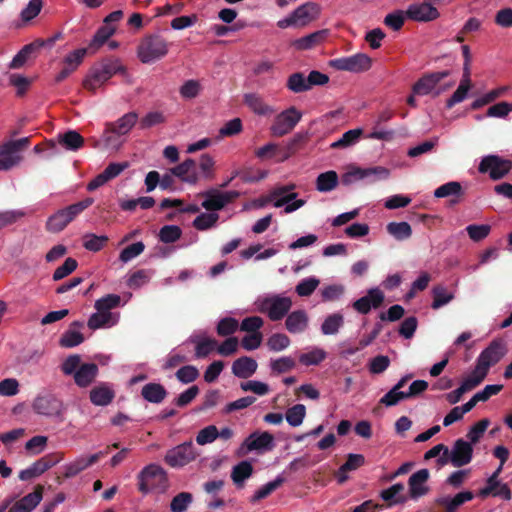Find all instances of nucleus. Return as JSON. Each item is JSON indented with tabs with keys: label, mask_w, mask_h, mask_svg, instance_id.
<instances>
[{
	"label": "nucleus",
	"mask_w": 512,
	"mask_h": 512,
	"mask_svg": "<svg viewBox=\"0 0 512 512\" xmlns=\"http://www.w3.org/2000/svg\"><path fill=\"white\" fill-rule=\"evenodd\" d=\"M125 72V67L118 58L109 57L96 62L89 70L87 76L83 80V87L95 93L97 88L101 87L105 82L117 73Z\"/></svg>",
	"instance_id": "f257e3e1"
},
{
	"label": "nucleus",
	"mask_w": 512,
	"mask_h": 512,
	"mask_svg": "<svg viewBox=\"0 0 512 512\" xmlns=\"http://www.w3.org/2000/svg\"><path fill=\"white\" fill-rule=\"evenodd\" d=\"M170 487L168 474L160 465L151 463L137 474L138 491L146 495L152 491L165 493Z\"/></svg>",
	"instance_id": "f03ea898"
},
{
	"label": "nucleus",
	"mask_w": 512,
	"mask_h": 512,
	"mask_svg": "<svg viewBox=\"0 0 512 512\" xmlns=\"http://www.w3.org/2000/svg\"><path fill=\"white\" fill-rule=\"evenodd\" d=\"M169 43L159 34L144 37L137 48V54L142 63L155 62L167 55Z\"/></svg>",
	"instance_id": "7ed1b4c3"
},
{
	"label": "nucleus",
	"mask_w": 512,
	"mask_h": 512,
	"mask_svg": "<svg viewBox=\"0 0 512 512\" xmlns=\"http://www.w3.org/2000/svg\"><path fill=\"white\" fill-rule=\"evenodd\" d=\"M33 411L49 418H62L65 410L63 401L53 393L39 394L32 403Z\"/></svg>",
	"instance_id": "20e7f679"
},
{
	"label": "nucleus",
	"mask_w": 512,
	"mask_h": 512,
	"mask_svg": "<svg viewBox=\"0 0 512 512\" xmlns=\"http://www.w3.org/2000/svg\"><path fill=\"white\" fill-rule=\"evenodd\" d=\"M197 456L193 442L186 441L169 449L164 456V461L171 468H182L194 461Z\"/></svg>",
	"instance_id": "39448f33"
},
{
	"label": "nucleus",
	"mask_w": 512,
	"mask_h": 512,
	"mask_svg": "<svg viewBox=\"0 0 512 512\" xmlns=\"http://www.w3.org/2000/svg\"><path fill=\"white\" fill-rule=\"evenodd\" d=\"M302 113L294 106L282 111L274 118L270 127L273 136L282 137L290 133L300 122Z\"/></svg>",
	"instance_id": "423d86ee"
},
{
	"label": "nucleus",
	"mask_w": 512,
	"mask_h": 512,
	"mask_svg": "<svg viewBox=\"0 0 512 512\" xmlns=\"http://www.w3.org/2000/svg\"><path fill=\"white\" fill-rule=\"evenodd\" d=\"M29 143L30 138L24 137L3 144L0 148V170H9L17 165L21 160L18 153L28 147Z\"/></svg>",
	"instance_id": "0eeeda50"
},
{
	"label": "nucleus",
	"mask_w": 512,
	"mask_h": 512,
	"mask_svg": "<svg viewBox=\"0 0 512 512\" xmlns=\"http://www.w3.org/2000/svg\"><path fill=\"white\" fill-rule=\"evenodd\" d=\"M512 169V161L503 159L498 155H488L482 158L478 170L480 173H488L492 180L504 178Z\"/></svg>",
	"instance_id": "6e6552de"
},
{
	"label": "nucleus",
	"mask_w": 512,
	"mask_h": 512,
	"mask_svg": "<svg viewBox=\"0 0 512 512\" xmlns=\"http://www.w3.org/2000/svg\"><path fill=\"white\" fill-rule=\"evenodd\" d=\"M371 65L372 59L364 53H357L330 61V66L334 69L353 73L365 72L370 69Z\"/></svg>",
	"instance_id": "1a4fd4ad"
},
{
	"label": "nucleus",
	"mask_w": 512,
	"mask_h": 512,
	"mask_svg": "<svg viewBox=\"0 0 512 512\" xmlns=\"http://www.w3.org/2000/svg\"><path fill=\"white\" fill-rule=\"evenodd\" d=\"M292 307V300L289 297L274 295L265 298L261 303V311L266 313L271 321L283 319Z\"/></svg>",
	"instance_id": "9d476101"
},
{
	"label": "nucleus",
	"mask_w": 512,
	"mask_h": 512,
	"mask_svg": "<svg viewBox=\"0 0 512 512\" xmlns=\"http://www.w3.org/2000/svg\"><path fill=\"white\" fill-rule=\"evenodd\" d=\"M505 343L500 339L493 340L478 356L476 364L487 372L490 367L497 364L506 354Z\"/></svg>",
	"instance_id": "9b49d317"
},
{
	"label": "nucleus",
	"mask_w": 512,
	"mask_h": 512,
	"mask_svg": "<svg viewBox=\"0 0 512 512\" xmlns=\"http://www.w3.org/2000/svg\"><path fill=\"white\" fill-rule=\"evenodd\" d=\"M62 460V455L60 453H51L43 456L39 460L35 461L30 467L27 469L21 470L18 477L22 481L31 480Z\"/></svg>",
	"instance_id": "f8f14e48"
},
{
	"label": "nucleus",
	"mask_w": 512,
	"mask_h": 512,
	"mask_svg": "<svg viewBox=\"0 0 512 512\" xmlns=\"http://www.w3.org/2000/svg\"><path fill=\"white\" fill-rule=\"evenodd\" d=\"M389 176V170L382 166H376L371 168H360L355 167L342 176V182L344 185H350L351 183L363 180L366 178H372V181L377 179H387Z\"/></svg>",
	"instance_id": "ddd939ff"
},
{
	"label": "nucleus",
	"mask_w": 512,
	"mask_h": 512,
	"mask_svg": "<svg viewBox=\"0 0 512 512\" xmlns=\"http://www.w3.org/2000/svg\"><path fill=\"white\" fill-rule=\"evenodd\" d=\"M448 454L449 460L454 467H462L471 462L473 447L471 443L463 439H457Z\"/></svg>",
	"instance_id": "4468645a"
},
{
	"label": "nucleus",
	"mask_w": 512,
	"mask_h": 512,
	"mask_svg": "<svg viewBox=\"0 0 512 512\" xmlns=\"http://www.w3.org/2000/svg\"><path fill=\"white\" fill-rule=\"evenodd\" d=\"M450 74L449 70L427 73L413 85L412 91L417 95H427L436 88L442 79Z\"/></svg>",
	"instance_id": "2eb2a0df"
},
{
	"label": "nucleus",
	"mask_w": 512,
	"mask_h": 512,
	"mask_svg": "<svg viewBox=\"0 0 512 512\" xmlns=\"http://www.w3.org/2000/svg\"><path fill=\"white\" fill-rule=\"evenodd\" d=\"M406 17L418 22H429L439 17V11L428 2L411 4L408 6Z\"/></svg>",
	"instance_id": "dca6fc26"
},
{
	"label": "nucleus",
	"mask_w": 512,
	"mask_h": 512,
	"mask_svg": "<svg viewBox=\"0 0 512 512\" xmlns=\"http://www.w3.org/2000/svg\"><path fill=\"white\" fill-rule=\"evenodd\" d=\"M384 301V294L378 288H371L368 290L367 294L355 302H353V308L361 313L368 314L371 308H378L382 305Z\"/></svg>",
	"instance_id": "f3484780"
},
{
	"label": "nucleus",
	"mask_w": 512,
	"mask_h": 512,
	"mask_svg": "<svg viewBox=\"0 0 512 512\" xmlns=\"http://www.w3.org/2000/svg\"><path fill=\"white\" fill-rule=\"evenodd\" d=\"M170 172L182 182L196 184L198 182L196 161L188 158L182 163L170 168Z\"/></svg>",
	"instance_id": "a211bd4d"
},
{
	"label": "nucleus",
	"mask_w": 512,
	"mask_h": 512,
	"mask_svg": "<svg viewBox=\"0 0 512 512\" xmlns=\"http://www.w3.org/2000/svg\"><path fill=\"white\" fill-rule=\"evenodd\" d=\"M320 13V7L315 2H306L296 8L293 12V18L297 27H303L315 20Z\"/></svg>",
	"instance_id": "6ab92c4d"
},
{
	"label": "nucleus",
	"mask_w": 512,
	"mask_h": 512,
	"mask_svg": "<svg viewBox=\"0 0 512 512\" xmlns=\"http://www.w3.org/2000/svg\"><path fill=\"white\" fill-rule=\"evenodd\" d=\"M429 470L420 469L413 473L408 480L409 494L412 499H417L428 492V487L425 483L429 479Z\"/></svg>",
	"instance_id": "aec40b11"
},
{
	"label": "nucleus",
	"mask_w": 512,
	"mask_h": 512,
	"mask_svg": "<svg viewBox=\"0 0 512 512\" xmlns=\"http://www.w3.org/2000/svg\"><path fill=\"white\" fill-rule=\"evenodd\" d=\"M274 437L269 432L250 434L242 444L248 451L254 450H271L274 446Z\"/></svg>",
	"instance_id": "412c9836"
},
{
	"label": "nucleus",
	"mask_w": 512,
	"mask_h": 512,
	"mask_svg": "<svg viewBox=\"0 0 512 512\" xmlns=\"http://www.w3.org/2000/svg\"><path fill=\"white\" fill-rule=\"evenodd\" d=\"M43 486L37 485L34 491L15 502L8 512H31L42 500Z\"/></svg>",
	"instance_id": "4be33fe9"
},
{
	"label": "nucleus",
	"mask_w": 512,
	"mask_h": 512,
	"mask_svg": "<svg viewBox=\"0 0 512 512\" xmlns=\"http://www.w3.org/2000/svg\"><path fill=\"white\" fill-rule=\"evenodd\" d=\"M137 120L138 114L136 112H128L117 121L108 123L105 131L119 136L126 135L134 127Z\"/></svg>",
	"instance_id": "5701e85b"
},
{
	"label": "nucleus",
	"mask_w": 512,
	"mask_h": 512,
	"mask_svg": "<svg viewBox=\"0 0 512 512\" xmlns=\"http://www.w3.org/2000/svg\"><path fill=\"white\" fill-rule=\"evenodd\" d=\"M89 398L96 406H107L115 398V392L109 384L101 383L91 389Z\"/></svg>",
	"instance_id": "b1692460"
},
{
	"label": "nucleus",
	"mask_w": 512,
	"mask_h": 512,
	"mask_svg": "<svg viewBox=\"0 0 512 512\" xmlns=\"http://www.w3.org/2000/svg\"><path fill=\"white\" fill-rule=\"evenodd\" d=\"M309 318L304 310H296L287 315L285 328L292 334L304 332L308 327Z\"/></svg>",
	"instance_id": "393cba45"
},
{
	"label": "nucleus",
	"mask_w": 512,
	"mask_h": 512,
	"mask_svg": "<svg viewBox=\"0 0 512 512\" xmlns=\"http://www.w3.org/2000/svg\"><path fill=\"white\" fill-rule=\"evenodd\" d=\"M474 498V494L471 491H463L456 494L453 498L448 496H442L435 500L438 506L445 508V512H456V510L465 502L470 501Z\"/></svg>",
	"instance_id": "a878e982"
},
{
	"label": "nucleus",
	"mask_w": 512,
	"mask_h": 512,
	"mask_svg": "<svg viewBox=\"0 0 512 512\" xmlns=\"http://www.w3.org/2000/svg\"><path fill=\"white\" fill-rule=\"evenodd\" d=\"M256 360L248 356H242L236 359L232 364V373L242 379L251 377L257 370Z\"/></svg>",
	"instance_id": "bb28decb"
},
{
	"label": "nucleus",
	"mask_w": 512,
	"mask_h": 512,
	"mask_svg": "<svg viewBox=\"0 0 512 512\" xmlns=\"http://www.w3.org/2000/svg\"><path fill=\"white\" fill-rule=\"evenodd\" d=\"M99 368L95 363H84L75 373L74 381L77 386L85 388L89 386L97 377Z\"/></svg>",
	"instance_id": "cd10ccee"
},
{
	"label": "nucleus",
	"mask_w": 512,
	"mask_h": 512,
	"mask_svg": "<svg viewBox=\"0 0 512 512\" xmlns=\"http://www.w3.org/2000/svg\"><path fill=\"white\" fill-rule=\"evenodd\" d=\"M168 392L162 384L150 382L141 389V396L150 403L159 404L167 396Z\"/></svg>",
	"instance_id": "c85d7f7f"
},
{
	"label": "nucleus",
	"mask_w": 512,
	"mask_h": 512,
	"mask_svg": "<svg viewBox=\"0 0 512 512\" xmlns=\"http://www.w3.org/2000/svg\"><path fill=\"white\" fill-rule=\"evenodd\" d=\"M326 35H327L326 30L316 31L309 35H306L304 37L294 40L292 42V46L296 50H300V51L309 50V49L315 47L316 45L320 44L324 40Z\"/></svg>",
	"instance_id": "c756f323"
},
{
	"label": "nucleus",
	"mask_w": 512,
	"mask_h": 512,
	"mask_svg": "<svg viewBox=\"0 0 512 512\" xmlns=\"http://www.w3.org/2000/svg\"><path fill=\"white\" fill-rule=\"evenodd\" d=\"M253 471V465L249 461H241L233 467L231 479L237 487L241 488L244 486L245 480L252 476Z\"/></svg>",
	"instance_id": "7c9ffc66"
},
{
	"label": "nucleus",
	"mask_w": 512,
	"mask_h": 512,
	"mask_svg": "<svg viewBox=\"0 0 512 512\" xmlns=\"http://www.w3.org/2000/svg\"><path fill=\"white\" fill-rule=\"evenodd\" d=\"M243 102L258 115H268L273 112V109L257 93H246L243 96Z\"/></svg>",
	"instance_id": "2f4dec72"
},
{
	"label": "nucleus",
	"mask_w": 512,
	"mask_h": 512,
	"mask_svg": "<svg viewBox=\"0 0 512 512\" xmlns=\"http://www.w3.org/2000/svg\"><path fill=\"white\" fill-rule=\"evenodd\" d=\"M44 47V42L41 39H37L34 42L25 45L12 59L10 68L18 69L22 67L28 60L31 53Z\"/></svg>",
	"instance_id": "473e14b6"
},
{
	"label": "nucleus",
	"mask_w": 512,
	"mask_h": 512,
	"mask_svg": "<svg viewBox=\"0 0 512 512\" xmlns=\"http://www.w3.org/2000/svg\"><path fill=\"white\" fill-rule=\"evenodd\" d=\"M294 189L295 185L293 184L279 186L273 189L270 194L273 199H276L274 206L279 208L294 200L297 197V193L291 192Z\"/></svg>",
	"instance_id": "72a5a7b5"
},
{
	"label": "nucleus",
	"mask_w": 512,
	"mask_h": 512,
	"mask_svg": "<svg viewBox=\"0 0 512 512\" xmlns=\"http://www.w3.org/2000/svg\"><path fill=\"white\" fill-rule=\"evenodd\" d=\"M338 182L339 178L337 173L330 170L318 175L316 179V189L319 192H330L337 187Z\"/></svg>",
	"instance_id": "f704fd0d"
},
{
	"label": "nucleus",
	"mask_w": 512,
	"mask_h": 512,
	"mask_svg": "<svg viewBox=\"0 0 512 512\" xmlns=\"http://www.w3.org/2000/svg\"><path fill=\"white\" fill-rule=\"evenodd\" d=\"M206 199L202 202V207L207 211H219L225 207L221 192L216 189H210L201 193Z\"/></svg>",
	"instance_id": "c9c22d12"
},
{
	"label": "nucleus",
	"mask_w": 512,
	"mask_h": 512,
	"mask_svg": "<svg viewBox=\"0 0 512 512\" xmlns=\"http://www.w3.org/2000/svg\"><path fill=\"white\" fill-rule=\"evenodd\" d=\"M115 30L116 28L111 25L105 24L100 27L89 43L88 49L91 53H95L114 34Z\"/></svg>",
	"instance_id": "e433bc0d"
},
{
	"label": "nucleus",
	"mask_w": 512,
	"mask_h": 512,
	"mask_svg": "<svg viewBox=\"0 0 512 512\" xmlns=\"http://www.w3.org/2000/svg\"><path fill=\"white\" fill-rule=\"evenodd\" d=\"M59 143L67 150L76 151L84 145V138L75 130H69L58 136Z\"/></svg>",
	"instance_id": "4c0bfd02"
},
{
	"label": "nucleus",
	"mask_w": 512,
	"mask_h": 512,
	"mask_svg": "<svg viewBox=\"0 0 512 512\" xmlns=\"http://www.w3.org/2000/svg\"><path fill=\"white\" fill-rule=\"evenodd\" d=\"M286 479L278 475L273 481L266 483L260 489H258L254 495L250 498L251 503H256L266 497H268L272 492L278 489Z\"/></svg>",
	"instance_id": "58836bf2"
},
{
	"label": "nucleus",
	"mask_w": 512,
	"mask_h": 512,
	"mask_svg": "<svg viewBox=\"0 0 512 512\" xmlns=\"http://www.w3.org/2000/svg\"><path fill=\"white\" fill-rule=\"evenodd\" d=\"M387 232L398 241L409 239L412 235V229L407 222H390L386 226Z\"/></svg>",
	"instance_id": "ea45409f"
},
{
	"label": "nucleus",
	"mask_w": 512,
	"mask_h": 512,
	"mask_svg": "<svg viewBox=\"0 0 512 512\" xmlns=\"http://www.w3.org/2000/svg\"><path fill=\"white\" fill-rule=\"evenodd\" d=\"M404 490V484L396 483L389 487L388 489L382 490L380 493V497L386 501L390 502V504H400L404 503L407 500V497L403 495H399Z\"/></svg>",
	"instance_id": "a19ab883"
},
{
	"label": "nucleus",
	"mask_w": 512,
	"mask_h": 512,
	"mask_svg": "<svg viewBox=\"0 0 512 512\" xmlns=\"http://www.w3.org/2000/svg\"><path fill=\"white\" fill-rule=\"evenodd\" d=\"M433 302L431 307L439 309L454 299V294L449 292L446 287L437 285L432 289Z\"/></svg>",
	"instance_id": "79ce46f5"
},
{
	"label": "nucleus",
	"mask_w": 512,
	"mask_h": 512,
	"mask_svg": "<svg viewBox=\"0 0 512 512\" xmlns=\"http://www.w3.org/2000/svg\"><path fill=\"white\" fill-rule=\"evenodd\" d=\"M93 464L94 462L91 461V456H81L65 466L64 476L66 478H72Z\"/></svg>",
	"instance_id": "37998d69"
},
{
	"label": "nucleus",
	"mask_w": 512,
	"mask_h": 512,
	"mask_svg": "<svg viewBox=\"0 0 512 512\" xmlns=\"http://www.w3.org/2000/svg\"><path fill=\"white\" fill-rule=\"evenodd\" d=\"M344 324L343 315L334 313L329 315L321 325V331L324 335H334Z\"/></svg>",
	"instance_id": "c03bdc74"
},
{
	"label": "nucleus",
	"mask_w": 512,
	"mask_h": 512,
	"mask_svg": "<svg viewBox=\"0 0 512 512\" xmlns=\"http://www.w3.org/2000/svg\"><path fill=\"white\" fill-rule=\"evenodd\" d=\"M70 221L62 209L51 215L46 222V229L52 233L62 231Z\"/></svg>",
	"instance_id": "a18cd8bd"
},
{
	"label": "nucleus",
	"mask_w": 512,
	"mask_h": 512,
	"mask_svg": "<svg viewBox=\"0 0 512 512\" xmlns=\"http://www.w3.org/2000/svg\"><path fill=\"white\" fill-rule=\"evenodd\" d=\"M287 88L294 93H302L310 90L307 77L302 72L291 74L287 79Z\"/></svg>",
	"instance_id": "49530a36"
},
{
	"label": "nucleus",
	"mask_w": 512,
	"mask_h": 512,
	"mask_svg": "<svg viewBox=\"0 0 512 512\" xmlns=\"http://www.w3.org/2000/svg\"><path fill=\"white\" fill-rule=\"evenodd\" d=\"M193 502V495L190 492H180L170 502L171 512H186Z\"/></svg>",
	"instance_id": "de8ad7c7"
},
{
	"label": "nucleus",
	"mask_w": 512,
	"mask_h": 512,
	"mask_svg": "<svg viewBox=\"0 0 512 512\" xmlns=\"http://www.w3.org/2000/svg\"><path fill=\"white\" fill-rule=\"evenodd\" d=\"M362 132L363 131L360 128L346 131L341 136L340 139H338L337 141H335L331 144V148H333V149L347 148V147L355 144L361 137Z\"/></svg>",
	"instance_id": "09e8293b"
},
{
	"label": "nucleus",
	"mask_w": 512,
	"mask_h": 512,
	"mask_svg": "<svg viewBox=\"0 0 512 512\" xmlns=\"http://www.w3.org/2000/svg\"><path fill=\"white\" fill-rule=\"evenodd\" d=\"M108 240L105 235L86 234L83 237V247L88 251L98 252L103 249Z\"/></svg>",
	"instance_id": "8fccbe9b"
},
{
	"label": "nucleus",
	"mask_w": 512,
	"mask_h": 512,
	"mask_svg": "<svg viewBox=\"0 0 512 512\" xmlns=\"http://www.w3.org/2000/svg\"><path fill=\"white\" fill-rule=\"evenodd\" d=\"M463 194L462 186L457 181H451L439 186L434 191L436 198H445L449 196H460Z\"/></svg>",
	"instance_id": "3c124183"
},
{
	"label": "nucleus",
	"mask_w": 512,
	"mask_h": 512,
	"mask_svg": "<svg viewBox=\"0 0 512 512\" xmlns=\"http://www.w3.org/2000/svg\"><path fill=\"white\" fill-rule=\"evenodd\" d=\"M306 416V407L303 404H296L286 411V421L293 427L300 426Z\"/></svg>",
	"instance_id": "603ef678"
},
{
	"label": "nucleus",
	"mask_w": 512,
	"mask_h": 512,
	"mask_svg": "<svg viewBox=\"0 0 512 512\" xmlns=\"http://www.w3.org/2000/svg\"><path fill=\"white\" fill-rule=\"evenodd\" d=\"M94 203V199L91 197L85 198L82 201H79L77 203L71 204L62 210L66 214V217L70 221V223L79 215L81 214L85 209L90 207Z\"/></svg>",
	"instance_id": "864d4df0"
},
{
	"label": "nucleus",
	"mask_w": 512,
	"mask_h": 512,
	"mask_svg": "<svg viewBox=\"0 0 512 512\" xmlns=\"http://www.w3.org/2000/svg\"><path fill=\"white\" fill-rule=\"evenodd\" d=\"M290 343V338L286 334L274 333L267 339L266 345L270 351L280 352L289 347Z\"/></svg>",
	"instance_id": "5fc2aeb1"
},
{
	"label": "nucleus",
	"mask_w": 512,
	"mask_h": 512,
	"mask_svg": "<svg viewBox=\"0 0 512 512\" xmlns=\"http://www.w3.org/2000/svg\"><path fill=\"white\" fill-rule=\"evenodd\" d=\"M182 230L176 225H165L159 231V240L163 243H174L181 238Z\"/></svg>",
	"instance_id": "6e6d98bb"
},
{
	"label": "nucleus",
	"mask_w": 512,
	"mask_h": 512,
	"mask_svg": "<svg viewBox=\"0 0 512 512\" xmlns=\"http://www.w3.org/2000/svg\"><path fill=\"white\" fill-rule=\"evenodd\" d=\"M83 341V334L71 328L62 334L59 344L61 347L72 348L80 345Z\"/></svg>",
	"instance_id": "4d7b16f0"
},
{
	"label": "nucleus",
	"mask_w": 512,
	"mask_h": 512,
	"mask_svg": "<svg viewBox=\"0 0 512 512\" xmlns=\"http://www.w3.org/2000/svg\"><path fill=\"white\" fill-rule=\"evenodd\" d=\"M121 297L117 294H108L95 302V309L105 313H110V310L120 305Z\"/></svg>",
	"instance_id": "13d9d810"
},
{
	"label": "nucleus",
	"mask_w": 512,
	"mask_h": 512,
	"mask_svg": "<svg viewBox=\"0 0 512 512\" xmlns=\"http://www.w3.org/2000/svg\"><path fill=\"white\" fill-rule=\"evenodd\" d=\"M191 341L196 343L195 356L197 358L207 357L217 345V341L210 338H204L200 340L191 338Z\"/></svg>",
	"instance_id": "bf43d9fd"
},
{
	"label": "nucleus",
	"mask_w": 512,
	"mask_h": 512,
	"mask_svg": "<svg viewBox=\"0 0 512 512\" xmlns=\"http://www.w3.org/2000/svg\"><path fill=\"white\" fill-rule=\"evenodd\" d=\"M114 322H112V314L111 313H105L102 311H97L96 313H93L90 318L88 319V327L92 330H96L99 328H102L106 325H113Z\"/></svg>",
	"instance_id": "052dcab7"
},
{
	"label": "nucleus",
	"mask_w": 512,
	"mask_h": 512,
	"mask_svg": "<svg viewBox=\"0 0 512 512\" xmlns=\"http://www.w3.org/2000/svg\"><path fill=\"white\" fill-rule=\"evenodd\" d=\"M199 375V370L196 366L193 365L182 366L175 373L177 380L183 384L194 382L199 377Z\"/></svg>",
	"instance_id": "680f3d73"
},
{
	"label": "nucleus",
	"mask_w": 512,
	"mask_h": 512,
	"mask_svg": "<svg viewBox=\"0 0 512 512\" xmlns=\"http://www.w3.org/2000/svg\"><path fill=\"white\" fill-rule=\"evenodd\" d=\"M218 219L219 215L217 213H201L194 219L193 226L197 230L204 231L213 227Z\"/></svg>",
	"instance_id": "e2e57ef3"
},
{
	"label": "nucleus",
	"mask_w": 512,
	"mask_h": 512,
	"mask_svg": "<svg viewBox=\"0 0 512 512\" xmlns=\"http://www.w3.org/2000/svg\"><path fill=\"white\" fill-rule=\"evenodd\" d=\"M78 266V262L74 258H66L64 263L55 269L52 279L54 281L62 280L63 278L67 277L71 273H73Z\"/></svg>",
	"instance_id": "0e129e2a"
},
{
	"label": "nucleus",
	"mask_w": 512,
	"mask_h": 512,
	"mask_svg": "<svg viewBox=\"0 0 512 512\" xmlns=\"http://www.w3.org/2000/svg\"><path fill=\"white\" fill-rule=\"evenodd\" d=\"M491 231V226L488 224H471L466 227V232L469 238L474 242H480L485 239Z\"/></svg>",
	"instance_id": "69168bd1"
},
{
	"label": "nucleus",
	"mask_w": 512,
	"mask_h": 512,
	"mask_svg": "<svg viewBox=\"0 0 512 512\" xmlns=\"http://www.w3.org/2000/svg\"><path fill=\"white\" fill-rule=\"evenodd\" d=\"M320 281L315 277H308L303 280H301L296 288V293L301 297H308L310 296L318 287Z\"/></svg>",
	"instance_id": "338daca9"
},
{
	"label": "nucleus",
	"mask_w": 512,
	"mask_h": 512,
	"mask_svg": "<svg viewBox=\"0 0 512 512\" xmlns=\"http://www.w3.org/2000/svg\"><path fill=\"white\" fill-rule=\"evenodd\" d=\"M239 323L235 318L225 317L217 324V333L219 336H230L237 331Z\"/></svg>",
	"instance_id": "774afa93"
}]
</instances>
